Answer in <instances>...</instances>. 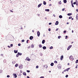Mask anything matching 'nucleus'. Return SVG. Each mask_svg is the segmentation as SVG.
<instances>
[{
    "label": "nucleus",
    "instance_id": "nucleus-40",
    "mask_svg": "<svg viewBox=\"0 0 78 78\" xmlns=\"http://www.w3.org/2000/svg\"><path fill=\"white\" fill-rule=\"evenodd\" d=\"M75 2H76V3H78V0H76V1H75Z\"/></svg>",
    "mask_w": 78,
    "mask_h": 78
},
{
    "label": "nucleus",
    "instance_id": "nucleus-47",
    "mask_svg": "<svg viewBox=\"0 0 78 78\" xmlns=\"http://www.w3.org/2000/svg\"><path fill=\"white\" fill-rule=\"evenodd\" d=\"M10 77V76H9V75H7V78H9V77Z\"/></svg>",
    "mask_w": 78,
    "mask_h": 78
},
{
    "label": "nucleus",
    "instance_id": "nucleus-32",
    "mask_svg": "<svg viewBox=\"0 0 78 78\" xmlns=\"http://www.w3.org/2000/svg\"><path fill=\"white\" fill-rule=\"evenodd\" d=\"M27 72H28V73H30V71L28 70H27Z\"/></svg>",
    "mask_w": 78,
    "mask_h": 78
},
{
    "label": "nucleus",
    "instance_id": "nucleus-49",
    "mask_svg": "<svg viewBox=\"0 0 78 78\" xmlns=\"http://www.w3.org/2000/svg\"><path fill=\"white\" fill-rule=\"evenodd\" d=\"M20 30H22V29H23V28H22V26H20Z\"/></svg>",
    "mask_w": 78,
    "mask_h": 78
},
{
    "label": "nucleus",
    "instance_id": "nucleus-21",
    "mask_svg": "<svg viewBox=\"0 0 78 78\" xmlns=\"http://www.w3.org/2000/svg\"><path fill=\"white\" fill-rule=\"evenodd\" d=\"M72 13H68L67 14L68 16H71L72 15Z\"/></svg>",
    "mask_w": 78,
    "mask_h": 78
},
{
    "label": "nucleus",
    "instance_id": "nucleus-56",
    "mask_svg": "<svg viewBox=\"0 0 78 78\" xmlns=\"http://www.w3.org/2000/svg\"><path fill=\"white\" fill-rule=\"evenodd\" d=\"M76 2H73V4L74 5H75V4H76Z\"/></svg>",
    "mask_w": 78,
    "mask_h": 78
},
{
    "label": "nucleus",
    "instance_id": "nucleus-34",
    "mask_svg": "<svg viewBox=\"0 0 78 78\" xmlns=\"http://www.w3.org/2000/svg\"><path fill=\"white\" fill-rule=\"evenodd\" d=\"M76 20H78V16H76Z\"/></svg>",
    "mask_w": 78,
    "mask_h": 78
},
{
    "label": "nucleus",
    "instance_id": "nucleus-42",
    "mask_svg": "<svg viewBox=\"0 0 78 78\" xmlns=\"http://www.w3.org/2000/svg\"><path fill=\"white\" fill-rule=\"evenodd\" d=\"M62 11H64V10H65V8L62 9Z\"/></svg>",
    "mask_w": 78,
    "mask_h": 78
},
{
    "label": "nucleus",
    "instance_id": "nucleus-4",
    "mask_svg": "<svg viewBox=\"0 0 78 78\" xmlns=\"http://www.w3.org/2000/svg\"><path fill=\"white\" fill-rule=\"evenodd\" d=\"M37 36L38 37H39V36H40V32H39V31H38L37 32Z\"/></svg>",
    "mask_w": 78,
    "mask_h": 78
},
{
    "label": "nucleus",
    "instance_id": "nucleus-3",
    "mask_svg": "<svg viewBox=\"0 0 78 78\" xmlns=\"http://www.w3.org/2000/svg\"><path fill=\"white\" fill-rule=\"evenodd\" d=\"M72 47V45H69L67 48V50H69L70 49V48H71Z\"/></svg>",
    "mask_w": 78,
    "mask_h": 78
},
{
    "label": "nucleus",
    "instance_id": "nucleus-24",
    "mask_svg": "<svg viewBox=\"0 0 78 78\" xmlns=\"http://www.w3.org/2000/svg\"><path fill=\"white\" fill-rule=\"evenodd\" d=\"M59 17V18H60V19L62 18V15H60Z\"/></svg>",
    "mask_w": 78,
    "mask_h": 78
},
{
    "label": "nucleus",
    "instance_id": "nucleus-29",
    "mask_svg": "<svg viewBox=\"0 0 78 78\" xmlns=\"http://www.w3.org/2000/svg\"><path fill=\"white\" fill-rule=\"evenodd\" d=\"M54 63H55V64H57L58 63V62H57L56 61H54Z\"/></svg>",
    "mask_w": 78,
    "mask_h": 78
},
{
    "label": "nucleus",
    "instance_id": "nucleus-62",
    "mask_svg": "<svg viewBox=\"0 0 78 78\" xmlns=\"http://www.w3.org/2000/svg\"><path fill=\"white\" fill-rule=\"evenodd\" d=\"M8 47L9 48H11V47H10V46H8Z\"/></svg>",
    "mask_w": 78,
    "mask_h": 78
},
{
    "label": "nucleus",
    "instance_id": "nucleus-30",
    "mask_svg": "<svg viewBox=\"0 0 78 78\" xmlns=\"http://www.w3.org/2000/svg\"><path fill=\"white\" fill-rule=\"evenodd\" d=\"M72 16H70L69 17V19H72Z\"/></svg>",
    "mask_w": 78,
    "mask_h": 78
},
{
    "label": "nucleus",
    "instance_id": "nucleus-35",
    "mask_svg": "<svg viewBox=\"0 0 78 78\" xmlns=\"http://www.w3.org/2000/svg\"><path fill=\"white\" fill-rule=\"evenodd\" d=\"M28 48V49L30 48H31V46H28L27 47Z\"/></svg>",
    "mask_w": 78,
    "mask_h": 78
},
{
    "label": "nucleus",
    "instance_id": "nucleus-64",
    "mask_svg": "<svg viewBox=\"0 0 78 78\" xmlns=\"http://www.w3.org/2000/svg\"><path fill=\"white\" fill-rule=\"evenodd\" d=\"M27 78H30V77H29V76H27Z\"/></svg>",
    "mask_w": 78,
    "mask_h": 78
},
{
    "label": "nucleus",
    "instance_id": "nucleus-19",
    "mask_svg": "<svg viewBox=\"0 0 78 78\" xmlns=\"http://www.w3.org/2000/svg\"><path fill=\"white\" fill-rule=\"evenodd\" d=\"M14 76H15V78H17V75H16V73H14Z\"/></svg>",
    "mask_w": 78,
    "mask_h": 78
},
{
    "label": "nucleus",
    "instance_id": "nucleus-17",
    "mask_svg": "<svg viewBox=\"0 0 78 78\" xmlns=\"http://www.w3.org/2000/svg\"><path fill=\"white\" fill-rule=\"evenodd\" d=\"M45 11H48V12H49L50 11V10L49 9H45Z\"/></svg>",
    "mask_w": 78,
    "mask_h": 78
},
{
    "label": "nucleus",
    "instance_id": "nucleus-7",
    "mask_svg": "<svg viewBox=\"0 0 78 78\" xmlns=\"http://www.w3.org/2000/svg\"><path fill=\"white\" fill-rule=\"evenodd\" d=\"M58 23H59V22L58 21H56V23H55V25H58Z\"/></svg>",
    "mask_w": 78,
    "mask_h": 78
},
{
    "label": "nucleus",
    "instance_id": "nucleus-36",
    "mask_svg": "<svg viewBox=\"0 0 78 78\" xmlns=\"http://www.w3.org/2000/svg\"><path fill=\"white\" fill-rule=\"evenodd\" d=\"M78 62V60H77L76 61V64H77Z\"/></svg>",
    "mask_w": 78,
    "mask_h": 78
},
{
    "label": "nucleus",
    "instance_id": "nucleus-61",
    "mask_svg": "<svg viewBox=\"0 0 78 78\" xmlns=\"http://www.w3.org/2000/svg\"><path fill=\"white\" fill-rule=\"evenodd\" d=\"M58 3H59V4H60V5H61V4L62 3L59 2H58Z\"/></svg>",
    "mask_w": 78,
    "mask_h": 78
},
{
    "label": "nucleus",
    "instance_id": "nucleus-58",
    "mask_svg": "<svg viewBox=\"0 0 78 78\" xmlns=\"http://www.w3.org/2000/svg\"><path fill=\"white\" fill-rule=\"evenodd\" d=\"M76 6H78V3H76Z\"/></svg>",
    "mask_w": 78,
    "mask_h": 78
},
{
    "label": "nucleus",
    "instance_id": "nucleus-37",
    "mask_svg": "<svg viewBox=\"0 0 78 78\" xmlns=\"http://www.w3.org/2000/svg\"><path fill=\"white\" fill-rule=\"evenodd\" d=\"M12 46H13V44H10V47H12Z\"/></svg>",
    "mask_w": 78,
    "mask_h": 78
},
{
    "label": "nucleus",
    "instance_id": "nucleus-1",
    "mask_svg": "<svg viewBox=\"0 0 78 78\" xmlns=\"http://www.w3.org/2000/svg\"><path fill=\"white\" fill-rule=\"evenodd\" d=\"M69 58L71 61H73V60L74 59V58L73 57V56H72V55L70 56Z\"/></svg>",
    "mask_w": 78,
    "mask_h": 78
},
{
    "label": "nucleus",
    "instance_id": "nucleus-22",
    "mask_svg": "<svg viewBox=\"0 0 78 78\" xmlns=\"http://www.w3.org/2000/svg\"><path fill=\"white\" fill-rule=\"evenodd\" d=\"M39 48H42V45L41 44H40L39 45Z\"/></svg>",
    "mask_w": 78,
    "mask_h": 78
},
{
    "label": "nucleus",
    "instance_id": "nucleus-11",
    "mask_svg": "<svg viewBox=\"0 0 78 78\" xmlns=\"http://www.w3.org/2000/svg\"><path fill=\"white\" fill-rule=\"evenodd\" d=\"M42 48L43 50H45V49L47 48V47H46L45 46H44L42 47Z\"/></svg>",
    "mask_w": 78,
    "mask_h": 78
},
{
    "label": "nucleus",
    "instance_id": "nucleus-31",
    "mask_svg": "<svg viewBox=\"0 0 78 78\" xmlns=\"http://www.w3.org/2000/svg\"><path fill=\"white\" fill-rule=\"evenodd\" d=\"M71 5L73 8H74V6L73 5V4H71Z\"/></svg>",
    "mask_w": 78,
    "mask_h": 78
},
{
    "label": "nucleus",
    "instance_id": "nucleus-14",
    "mask_svg": "<svg viewBox=\"0 0 78 78\" xmlns=\"http://www.w3.org/2000/svg\"><path fill=\"white\" fill-rule=\"evenodd\" d=\"M18 54L20 55V56H21V55H22V53H20V52H18Z\"/></svg>",
    "mask_w": 78,
    "mask_h": 78
},
{
    "label": "nucleus",
    "instance_id": "nucleus-44",
    "mask_svg": "<svg viewBox=\"0 0 78 78\" xmlns=\"http://www.w3.org/2000/svg\"><path fill=\"white\" fill-rule=\"evenodd\" d=\"M71 4H73V0H71Z\"/></svg>",
    "mask_w": 78,
    "mask_h": 78
},
{
    "label": "nucleus",
    "instance_id": "nucleus-6",
    "mask_svg": "<svg viewBox=\"0 0 78 78\" xmlns=\"http://www.w3.org/2000/svg\"><path fill=\"white\" fill-rule=\"evenodd\" d=\"M60 57V59L61 60V61H62V59H63V58H64V57L63 56V55H62V56H61Z\"/></svg>",
    "mask_w": 78,
    "mask_h": 78
},
{
    "label": "nucleus",
    "instance_id": "nucleus-8",
    "mask_svg": "<svg viewBox=\"0 0 78 78\" xmlns=\"http://www.w3.org/2000/svg\"><path fill=\"white\" fill-rule=\"evenodd\" d=\"M30 40H32L33 39V37L32 36L30 37Z\"/></svg>",
    "mask_w": 78,
    "mask_h": 78
},
{
    "label": "nucleus",
    "instance_id": "nucleus-60",
    "mask_svg": "<svg viewBox=\"0 0 78 78\" xmlns=\"http://www.w3.org/2000/svg\"><path fill=\"white\" fill-rule=\"evenodd\" d=\"M53 16H54L55 17H56V16H55V14L53 15Z\"/></svg>",
    "mask_w": 78,
    "mask_h": 78
},
{
    "label": "nucleus",
    "instance_id": "nucleus-12",
    "mask_svg": "<svg viewBox=\"0 0 78 78\" xmlns=\"http://www.w3.org/2000/svg\"><path fill=\"white\" fill-rule=\"evenodd\" d=\"M23 75H24V76H26V75H27V74L25 72H24L23 73Z\"/></svg>",
    "mask_w": 78,
    "mask_h": 78
},
{
    "label": "nucleus",
    "instance_id": "nucleus-51",
    "mask_svg": "<svg viewBox=\"0 0 78 78\" xmlns=\"http://www.w3.org/2000/svg\"><path fill=\"white\" fill-rule=\"evenodd\" d=\"M40 78H44V77L43 76H41Z\"/></svg>",
    "mask_w": 78,
    "mask_h": 78
},
{
    "label": "nucleus",
    "instance_id": "nucleus-57",
    "mask_svg": "<svg viewBox=\"0 0 78 78\" xmlns=\"http://www.w3.org/2000/svg\"><path fill=\"white\" fill-rule=\"evenodd\" d=\"M51 23H49V25H51Z\"/></svg>",
    "mask_w": 78,
    "mask_h": 78
},
{
    "label": "nucleus",
    "instance_id": "nucleus-53",
    "mask_svg": "<svg viewBox=\"0 0 78 78\" xmlns=\"http://www.w3.org/2000/svg\"><path fill=\"white\" fill-rule=\"evenodd\" d=\"M39 68V66H36V69H38Z\"/></svg>",
    "mask_w": 78,
    "mask_h": 78
},
{
    "label": "nucleus",
    "instance_id": "nucleus-54",
    "mask_svg": "<svg viewBox=\"0 0 78 78\" xmlns=\"http://www.w3.org/2000/svg\"><path fill=\"white\" fill-rule=\"evenodd\" d=\"M51 31V29H50V28H49L48 29V31Z\"/></svg>",
    "mask_w": 78,
    "mask_h": 78
},
{
    "label": "nucleus",
    "instance_id": "nucleus-5",
    "mask_svg": "<svg viewBox=\"0 0 78 78\" xmlns=\"http://www.w3.org/2000/svg\"><path fill=\"white\" fill-rule=\"evenodd\" d=\"M19 69H22L23 68V65H21L20 66H19Z\"/></svg>",
    "mask_w": 78,
    "mask_h": 78
},
{
    "label": "nucleus",
    "instance_id": "nucleus-25",
    "mask_svg": "<svg viewBox=\"0 0 78 78\" xmlns=\"http://www.w3.org/2000/svg\"><path fill=\"white\" fill-rule=\"evenodd\" d=\"M44 67L46 69H47L48 68V66L47 65L44 66Z\"/></svg>",
    "mask_w": 78,
    "mask_h": 78
},
{
    "label": "nucleus",
    "instance_id": "nucleus-48",
    "mask_svg": "<svg viewBox=\"0 0 78 78\" xmlns=\"http://www.w3.org/2000/svg\"><path fill=\"white\" fill-rule=\"evenodd\" d=\"M68 76H69L68 75H66V76H66V78H67V77H68Z\"/></svg>",
    "mask_w": 78,
    "mask_h": 78
},
{
    "label": "nucleus",
    "instance_id": "nucleus-59",
    "mask_svg": "<svg viewBox=\"0 0 78 78\" xmlns=\"http://www.w3.org/2000/svg\"><path fill=\"white\" fill-rule=\"evenodd\" d=\"M58 29L57 28V29H56V31H58Z\"/></svg>",
    "mask_w": 78,
    "mask_h": 78
},
{
    "label": "nucleus",
    "instance_id": "nucleus-9",
    "mask_svg": "<svg viewBox=\"0 0 78 78\" xmlns=\"http://www.w3.org/2000/svg\"><path fill=\"white\" fill-rule=\"evenodd\" d=\"M41 5H42V3L39 4L38 5V8H39L40 7H41Z\"/></svg>",
    "mask_w": 78,
    "mask_h": 78
},
{
    "label": "nucleus",
    "instance_id": "nucleus-45",
    "mask_svg": "<svg viewBox=\"0 0 78 78\" xmlns=\"http://www.w3.org/2000/svg\"><path fill=\"white\" fill-rule=\"evenodd\" d=\"M19 55L18 54H17L16 55V57H19Z\"/></svg>",
    "mask_w": 78,
    "mask_h": 78
},
{
    "label": "nucleus",
    "instance_id": "nucleus-27",
    "mask_svg": "<svg viewBox=\"0 0 78 78\" xmlns=\"http://www.w3.org/2000/svg\"><path fill=\"white\" fill-rule=\"evenodd\" d=\"M3 72V70L2 69L0 70V73H2Z\"/></svg>",
    "mask_w": 78,
    "mask_h": 78
},
{
    "label": "nucleus",
    "instance_id": "nucleus-2",
    "mask_svg": "<svg viewBox=\"0 0 78 78\" xmlns=\"http://www.w3.org/2000/svg\"><path fill=\"white\" fill-rule=\"evenodd\" d=\"M70 68H68V69H65V70H64V71H63V72H66L67 71H68L69 70H70Z\"/></svg>",
    "mask_w": 78,
    "mask_h": 78
},
{
    "label": "nucleus",
    "instance_id": "nucleus-10",
    "mask_svg": "<svg viewBox=\"0 0 78 78\" xmlns=\"http://www.w3.org/2000/svg\"><path fill=\"white\" fill-rule=\"evenodd\" d=\"M31 48H34V44H31Z\"/></svg>",
    "mask_w": 78,
    "mask_h": 78
},
{
    "label": "nucleus",
    "instance_id": "nucleus-18",
    "mask_svg": "<svg viewBox=\"0 0 78 78\" xmlns=\"http://www.w3.org/2000/svg\"><path fill=\"white\" fill-rule=\"evenodd\" d=\"M45 43V40H43L42 41V44H44Z\"/></svg>",
    "mask_w": 78,
    "mask_h": 78
},
{
    "label": "nucleus",
    "instance_id": "nucleus-55",
    "mask_svg": "<svg viewBox=\"0 0 78 78\" xmlns=\"http://www.w3.org/2000/svg\"><path fill=\"white\" fill-rule=\"evenodd\" d=\"M1 56H3V54H1Z\"/></svg>",
    "mask_w": 78,
    "mask_h": 78
},
{
    "label": "nucleus",
    "instance_id": "nucleus-41",
    "mask_svg": "<svg viewBox=\"0 0 78 78\" xmlns=\"http://www.w3.org/2000/svg\"><path fill=\"white\" fill-rule=\"evenodd\" d=\"M66 38H65V39H67V37H68V36H66Z\"/></svg>",
    "mask_w": 78,
    "mask_h": 78
},
{
    "label": "nucleus",
    "instance_id": "nucleus-52",
    "mask_svg": "<svg viewBox=\"0 0 78 78\" xmlns=\"http://www.w3.org/2000/svg\"><path fill=\"white\" fill-rule=\"evenodd\" d=\"M21 45V44H18V46H20V45Z\"/></svg>",
    "mask_w": 78,
    "mask_h": 78
},
{
    "label": "nucleus",
    "instance_id": "nucleus-38",
    "mask_svg": "<svg viewBox=\"0 0 78 78\" xmlns=\"http://www.w3.org/2000/svg\"><path fill=\"white\" fill-rule=\"evenodd\" d=\"M22 42H25V40H22Z\"/></svg>",
    "mask_w": 78,
    "mask_h": 78
},
{
    "label": "nucleus",
    "instance_id": "nucleus-26",
    "mask_svg": "<svg viewBox=\"0 0 78 78\" xmlns=\"http://www.w3.org/2000/svg\"><path fill=\"white\" fill-rule=\"evenodd\" d=\"M18 66H19L18 64H16L15 65V67H17Z\"/></svg>",
    "mask_w": 78,
    "mask_h": 78
},
{
    "label": "nucleus",
    "instance_id": "nucleus-43",
    "mask_svg": "<svg viewBox=\"0 0 78 78\" xmlns=\"http://www.w3.org/2000/svg\"><path fill=\"white\" fill-rule=\"evenodd\" d=\"M28 41H29V40H27V44H28Z\"/></svg>",
    "mask_w": 78,
    "mask_h": 78
},
{
    "label": "nucleus",
    "instance_id": "nucleus-33",
    "mask_svg": "<svg viewBox=\"0 0 78 78\" xmlns=\"http://www.w3.org/2000/svg\"><path fill=\"white\" fill-rule=\"evenodd\" d=\"M61 36H59L58 37V39H60L61 38Z\"/></svg>",
    "mask_w": 78,
    "mask_h": 78
},
{
    "label": "nucleus",
    "instance_id": "nucleus-50",
    "mask_svg": "<svg viewBox=\"0 0 78 78\" xmlns=\"http://www.w3.org/2000/svg\"><path fill=\"white\" fill-rule=\"evenodd\" d=\"M27 61H30V58H28L27 59Z\"/></svg>",
    "mask_w": 78,
    "mask_h": 78
},
{
    "label": "nucleus",
    "instance_id": "nucleus-23",
    "mask_svg": "<svg viewBox=\"0 0 78 78\" xmlns=\"http://www.w3.org/2000/svg\"><path fill=\"white\" fill-rule=\"evenodd\" d=\"M54 65V63H51V66H53Z\"/></svg>",
    "mask_w": 78,
    "mask_h": 78
},
{
    "label": "nucleus",
    "instance_id": "nucleus-46",
    "mask_svg": "<svg viewBox=\"0 0 78 78\" xmlns=\"http://www.w3.org/2000/svg\"><path fill=\"white\" fill-rule=\"evenodd\" d=\"M40 55H41V56H42V53H40Z\"/></svg>",
    "mask_w": 78,
    "mask_h": 78
},
{
    "label": "nucleus",
    "instance_id": "nucleus-39",
    "mask_svg": "<svg viewBox=\"0 0 78 78\" xmlns=\"http://www.w3.org/2000/svg\"><path fill=\"white\" fill-rule=\"evenodd\" d=\"M67 31H66V30H64V31H63V33H66V32Z\"/></svg>",
    "mask_w": 78,
    "mask_h": 78
},
{
    "label": "nucleus",
    "instance_id": "nucleus-63",
    "mask_svg": "<svg viewBox=\"0 0 78 78\" xmlns=\"http://www.w3.org/2000/svg\"><path fill=\"white\" fill-rule=\"evenodd\" d=\"M51 6V4H50L49 5V6Z\"/></svg>",
    "mask_w": 78,
    "mask_h": 78
},
{
    "label": "nucleus",
    "instance_id": "nucleus-20",
    "mask_svg": "<svg viewBox=\"0 0 78 78\" xmlns=\"http://www.w3.org/2000/svg\"><path fill=\"white\" fill-rule=\"evenodd\" d=\"M46 4V2L45 1H44L43 2V5H45Z\"/></svg>",
    "mask_w": 78,
    "mask_h": 78
},
{
    "label": "nucleus",
    "instance_id": "nucleus-13",
    "mask_svg": "<svg viewBox=\"0 0 78 78\" xmlns=\"http://www.w3.org/2000/svg\"><path fill=\"white\" fill-rule=\"evenodd\" d=\"M58 69H61V66H60V65H58Z\"/></svg>",
    "mask_w": 78,
    "mask_h": 78
},
{
    "label": "nucleus",
    "instance_id": "nucleus-28",
    "mask_svg": "<svg viewBox=\"0 0 78 78\" xmlns=\"http://www.w3.org/2000/svg\"><path fill=\"white\" fill-rule=\"evenodd\" d=\"M53 46H51V47H50V49H53Z\"/></svg>",
    "mask_w": 78,
    "mask_h": 78
},
{
    "label": "nucleus",
    "instance_id": "nucleus-16",
    "mask_svg": "<svg viewBox=\"0 0 78 78\" xmlns=\"http://www.w3.org/2000/svg\"><path fill=\"white\" fill-rule=\"evenodd\" d=\"M18 52V51L16 50H14V52L15 53H17Z\"/></svg>",
    "mask_w": 78,
    "mask_h": 78
},
{
    "label": "nucleus",
    "instance_id": "nucleus-15",
    "mask_svg": "<svg viewBox=\"0 0 78 78\" xmlns=\"http://www.w3.org/2000/svg\"><path fill=\"white\" fill-rule=\"evenodd\" d=\"M63 2L64 3H67V0H63Z\"/></svg>",
    "mask_w": 78,
    "mask_h": 78
}]
</instances>
